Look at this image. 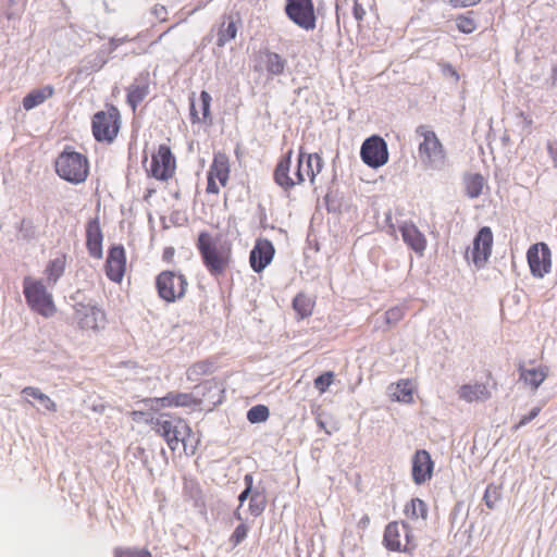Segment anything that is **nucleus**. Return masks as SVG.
I'll list each match as a JSON object with an SVG mask.
<instances>
[{"mask_svg": "<svg viewBox=\"0 0 557 557\" xmlns=\"http://www.w3.org/2000/svg\"><path fill=\"white\" fill-rule=\"evenodd\" d=\"M530 272L534 277L543 278L552 270V251L547 244H533L527 251Z\"/></svg>", "mask_w": 557, "mask_h": 557, "instance_id": "obj_15", "label": "nucleus"}, {"mask_svg": "<svg viewBox=\"0 0 557 557\" xmlns=\"http://www.w3.org/2000/svg\"><path fill=\"white\" fill-rule=\"evenodd\" d=\"M211 96L208 91L202 90L200 92V114L196 110L195 101L190 102V120L193 123H199L206 121L210 116V104Z\"/></svg>", "mask_w": 557, "mask_h": 557, "instance_id": "obj_31", "label": "nucleus"}, {"mask_svg": "<svg viewBox=\"0 0 557 557\" xmlns=\"http://www.w3.org/2000/svg\"><path fill=\"white\" fill-rule=\"evenodd\" d=\"M483 177L480 174L471 175L466 183L467 195L471 198H475L481 195L483 189Z\"/></svg>", "mask_w": 557, "mask_h": 557, "instance_id": "obj_38", "label": "nucleus"}, {"mask_svg": "<svg viewBox=\"0 0 557 557\" xmlns=\"http://www.w3.org/2000/svg\"><path fill=\"white\" fill-rule=\"evenodd\" d=\"M244 483L246 485V488L248 491H252V485H253V476L252 474L248 473L244 476Z\"/></svg>", "mask_w": 557, "mask_h": 557, "instance_id": "obj_51", "label": "nucleus"}, {"mask_svg": "<svg viewBox=\"0 0 557 557\" xmlns=\"http://www.w3.org/2000/svg\"><path fill=\"white\" fill-rule=\"evenodd\" d=\"M23 292L26 302L33 311L45 318L52 317L55 313L57 308L52 295L47 292L41 282L25 277L23 281Z\"/></svg>", "mask_w": 557, "mask_h": 557, "instance_id": "obj_6", "label": "nucleus"}, {"mask_svg": "<svg viewBox=\"0 0 557 557\" xmlns=\"http://www.w3.org/2000/svg\"><path fill=\"white\" fill-rule=\"evenodd\" d=\"M497 388V383L494 381L491 388L486 383H467L461 385L458 391L459 399L472 404L484 403L492 398V389Z\"/></svg>", "mask_w": 557, "mask_h": 557, "instance_id": "obj_20", "label": "nucleus"}, {"mask_svg": "<svg viewBox=\"0 0 557 557\" xmlns=\"http://www.w3.org/2000/svg\"><path fill=\"white\" fill-rule=\"evenodd\" d=\"M169 414L161 413L158 417H149L146 418V423L150 424L152 430L160 435L169 446L172 451H175L180 443H182L186 453L193 455L197 449V445L199 440L195 441V444H190L189 441L194 437V433L189 424L182 418H176L174 420L166 419Z\"/></svg>", "mask_w": 557, "mask_h": 557, "instance_id": "obj_3", "label": "nucleus"}, {"mask_svg": "<svg viewBox=\"0 0 557 557\" xmlns=\"http://www.w3.org/2000/svg\"><path fill=\"white\" fill-rule=\"evenodd\" d=\"M287 67V60L270 49L259 51L253 66L256 72L267 73L269 77L281 76Z\"/></svg>", "mask_w": 557, "mask_h": 557, "instance_id": "obj_17", "label": "nucleus"}, {"mask_svg": "<svg viewBox=\"0 0 557 557\" xmlns=\"http://www.w3.org/2000/svg\"><path fill=\"white\" fill-rule=\"evenodd\" d=\"M403 240L419 256H423L428 240L424 234L412 222H405L399 226Z\"/></svg>", "mask_w": 557, "mask_h": 557, "instance_id": "obj_25", "label": "nucleus"}, {"mask_svg": "<svg viewBox=\"0 0 557 557\" xmlns=\"http://www.w3.org/2000/svg\"><path fill=\"white\" fill-rule=\"evenodd\" d=\"M57 174L72 184L84 183L89 174V162L86 156L66 147L55 159Z\"/></svg>", "mask_w": 557, "mask_h": 557, "instance_id": "obj_5", "label": "nucleus"}, {"mask_svg": "<svg viewBox=\"0 0 557 557\" xmlns=\"http://www.w3.org/2000/svg\"><path fill=\"white\" fill-rule=\"evenodd\" d=\"M176 171V158L166 144L158 146L152 152L149 165L146 168L147 175L158 181L171 180Z\"/></svg>", "mask_w": 557, "mask_h": 557, "instance_id": "obj_9", "label": "nucleus"}, {"mask_svg": "<svg viewBox=\"0 0 557 557\" xmlns=\"http://www.w3.org/2000/svg\"><path fill=\"white\" fill-rule=\"evenodd\" d=\"M393 397L400 403L410 404L413 401V387L410 380H400L396 383Z\"/></svg>", "mask_w": 557, "mask_h": 557, "instance_id": "obj_32", "label": "nucleus"}, {"mask_svg": "<svg viewBox=\"0 0 557 557\" xmlns=\"http://www.w3.org/2000/svg\"><path fill=\"white\" fill-rule=\"evenodd\" d=\"M383 544L388 550L404 553L412 552L417 546L408 523L398 521L385 527Z\"/></svg>", "mask_w": 557, "mask_h": 557, "instance_id": "obj_10", "label": "nucleus"}, {"mask_svg": "<svg viewBox=\"0 0 557 557\" xmlns=\"http://www.w3.org/2000/svg\"><path fill=\"white\" fill-rule=\"evenodd\" d=\"M214 371V363L209 360H202L194 363L187 369V379L190 381H196L200 376L209 375Z\"/></svg>", "mask_w": 557, "mask_h": 557, "instance_id": "obj_34", "label": "nucleus"}, {"mask_svg": "<svg viewBox=\"0 0 557 557\" xmlns=\"http://www.w3.org/2000/svg\"><path fill=\"white\" fill-rule=\"evenodd\" d=\"M166 33H168V32H165V33L161 34V35L159 36V38H158L157 42H158V41H160Z\"/></svg>", "mask_w": 557, "mask_h": 557, "instance_id": "obj_56", "label": "nucleus"}, {"mask_svg": "<svg viewBox=\"0 0 557 557\" xmlns=\"http://www.w3.org/2000/svg\"><path fill=\"white\" fill-rule=\"evenodd\" d=\"M102 232L98 219L90 220L86 226V246L94 258L102 256Z\"/></svg>", "mask_w": 557, "mask_h": 557, "instance_id": "obj_26", "label": "nucleus"}, {"mask_svg": "<svg viewBox=\"0 0 557 557\" xmlns=\"http://www.w3.org/2000/svg\"><path fill=\"white\" fill-rule=\"evenodd\" d=\"M126 100L135 112L150 92V77L148 72L140 73L126 89Z\"/></svg>", "mask_w": 557, "mask_h": 557, "instance_id": "obj_24", "label": "nucleus"}, {"mask_svg": "<svg viewBox=\"0 0 557 557\" xmlns=\"http://www.w3.org/2000/svg\"><path fill=\"white\" fill-rule=\"evenodd\" d=\"M54 94V88L51 85L44 86L41 88L33 89L29 91L22 101L23 108L29 111L37 106L44 103L46 100L51 98Z\"/></svg>", "mask_w": 557, "mask_h": 557, "instance_id": "obj_27", "label": "nucleus"}, {"mask_svg": "<svg viewBox=\"0 0 557 557\" xmlns=\"http://www.w3.org/2000/svg\"><path fill=\"white\" fill-rule=\"evenodd\" d=\"M418 160L426 170H441L447 161V151L437 134L429 125H419L416 131Z\"/></svg>", "mask_w": 557, "mask_h": 557, "instance_id": "obj_4", "label": "nucleus"}, {"mask_svg": "<svg viewBox=\"0 0 557 557\" xmlns=\"http://www.w3.org/2000/svg\"><path fill=\"white\" fill-rule=\"evenodd\" d=\"M434 462L431 455L425 449H419L412 457V480L421 485L431 480L433 475Z\"/></svg>", "mask_w": 557, "mask_h": 557, "instance_id": "obj_21", "label": "nucleus"}, {"mask_svg": "<svg viewBox=\"0 0 557 557\" xmlns=\"http://www.w3.org/2000/svg\"><path fill=\"white\" fill-rule=\"evenodd\" d=\"M104 268L110 281L122 282L126 270V253L123 246L117 245L109 249Z\"/></svg>", "mask_w": 557, "mask_h": 557, "instance_id": "obj_19", "label": "nucleus"}, {"mask_svg": "<svg viewBox=\"0 0 557 557\" xmlns=\"http://www.w3.org/2000/svg\"><path fill=\"white\" fill-rule=\"evenodd\" d=\"M284 12L295 25L304 30L317 27V13L313 0H285Z\"/></svg>", "mask_w": 557, "mask_h": 557, "instance_id": "obj_11", "label": "nucleus"}, {"mask_svg": "<svg viewBox=\"0 0 557 557\" xmlns=\"http://www.w3.org/2000/svg\"><path fill=\"white\" fill-rule=\"evenodd\" d=\"M486 376H487V379H493V374H492V372H491V371H488V372H487V374H486Z\"/></svg>", "mask_w": 557, "mask_h": 557, "instance_id": "obj_57", "label": "nucleus"}, {"mask_svg": "<svg viewBox=\"0 0 557 557\" xmlns=\"http://www.w3.org/2000/svg\"><path fill=\"white\" fill-rule=\"evenodd\" d=\"M404 515L408 521L425 520L428 517V505L420 498H412L405 505Z\"/></svg>", "mask_w": 557, "mask_h": 557, "instance_id": "obj_30", "label": "nucleus"}, {"mask_svg": "<svg viewBox=\"0 0 557 557\" xmlns=\"http://www.w3.org/2000/svg\"><path fill=\"white\" fill-rule=\"evenodd\" d=\"M252 493V491H248L247 488H245L238 496L239 506H242L244 502L251 496Z\"/></svg>", "mask_w": 557, "mask_h": 557, "instance_id": "obj_52", "label": "nucleus"}, {"mask_svg": "<svg viewBox=\"0 0 557 557\" xmlns=\"http://www.w3.org/2000/svg\"><path fill=\"white\" fill-rule=\"evenodd\" d=\"M114 557H153L148 548L117 547L114 549Z\"/></svg>", "mask_w": 557, "mask_h": 557, "instance_id": "obj_40", "label": "nucleus"}, {"mask_svg": "<svg viewBox=\"0 0 557 557\" xmlns=\"http://www.w3.org/2000/svg\"><path fill=\"white\" fill-rule=\"evenodd\" d=\"M548 375L547 367H539L536 369H523L520 367V379L525 384L531 386L533 389H537L539 386L545 381Z\"/></svg>", "mask_w": 557, "mask_h": 557, "instance_id": "obj_29", "label": "nucleus"}, {"mask_svg": "<svg viewBox=\"0 0 557 557\" xmlns=\"http://www.w3.org/2000/svg\"><path fill=\"white\" fill-rule=\"evenodd\" d=\"M146 413L144 411L134 410L131 412V417L134 421H139Z\"/></svg>", "mask_w": 557, "mask_h": 557, "instance_id": "obj_54", "label": "nucleus"}, {"mask_svg": "<svg viewBox=\"0 0 557 557\" xmlns=\"http://www.w3.org/2000/svg\"><path fill=\"white\" fill-rule=\"evenodd\" d=\"M315 307V300L305 293H298L293 299V309L299 320L310 317Z\"/></svg>", "mask_w": 557, "mask_h": 557, "instance_id": "obj_28", "label": "nucleus"}, {"mask_svg": "<svg viewBox=\"0 0 557 557\" xmlns=\"http://www.w3.org/2000/svg\"><path fill=\"white\" fill-rule=\"evenodd\" d=\"M196 247L202 263L213 276L222 275L232 262V244L222 235H212L209 232H200Z\"/></svg>", "mask_w": 557, "mask_h": 557, "instance_id": "obj_2", "label": "nucleus"}, {"mask_svg": "<svg viewBox=\"0 0 557 557\" xmlns=\"http://www.w3.org/2000/svg\"><path fill=\"white\" fill-rule=\"evenodd\" d=\"M541 412V408L540 407H534L529 414H525L523 416L519 422L517 424H515L512 426V430L513 431H517L519 430L520 428L524 426L525 424H528L529 422H531L533 419H535L539 413Z\"/></svg>", "mask_w": 557, "mask_h": 557, "instance_id": "obj_46", "label": "nucleus"}, {"mask_svg": "<svg viewBox=\"0 0 557 557\" xmlns=\"http://www.w3.org/2000/svg\"><path fill=\"white\" fill-rule=\"evenodd\" d=\"M267 507L265 495L259 491L251 494L249 499V512L253 517H259Z\"/></svg>", "mask_w": 557, "mask_h": 557, "instance_id": "obj_36", "label": "nucleus"}, {"mask_svg": "<svg viewBox=\"0 0 557 557\" xmlns=\"http://www.w3.org/2000/svg\"><path fill=\"white\" fill-rule=\"evenodd\" d=\"M352 13L355 18L359 22L362 21L366 16V10L362 4L358 2V0L354 1Z\"/></svg>", "mask_w": 557, "mask_h": 557, "instance_id": "obj_48", "label": "nucleus"}, {"mask_svg": "<svg viewBox=\"0 0 557 557\" xmlns=\"http://www.w3.org/2000/svg\"><path fill=\"white\" fill-rule=\"evenodd\" d=\"M175 256L174 247H165L162 252V260L166 263H173Z\"/></svg>", "mask_w": 557, "mask_h": 557, "instance_id": "obj_49", "label": "nucleus"}, {"mask_svg": "<svg viewBox=\"0 0 557 557\" xmlns=\"http://www.w3.org/2000/svg\"><path fill=\"white\" fill-rule=\"evenodd\" d=\"M74 320L83 331L99 332L107 324V314L97 306L77 304L74 307Z\"/></svg>", "mask_w": 557, "mask_h": 557, "instance_id": "obj_13", "label": "nucleus"}, {"mask_svg": "<svg viewBox=\"0 0 557 557\" xmlns=\"http://www.w3.org/2000/svg\"><path fill=\"white\" fill-rule=\"evenodd\" d=\"M493 233L488 226L480 228L475 235L470 252L467 253L472 263L478 268H483L492 253Z\"/></svg>", "mask_w": 557, "mask_h": 557, "instance_id": "obj_16", "label": "nucleus"}, {"mask_svg": "<svg viewBox=\"0 0 557 557\" xmlns=\"http://www.w3.org/2000/svg\"><path fill=\"white\" fill-rule=\"evenodd\" d=\"M360 157L368 166L377 169L388 161V149L386 141L373 135L367 138L360 149Z\"/></svg>", "mask_w": 557, "mask_h": 557, "instance_id": "obj_14", "label": "nucleus"}, {"mask_svg": "<svg viewBox=\"0 0 557 557\" xmlns=\"http://www.w3.org/2000/svg\"><path fill=\"white\" fill-rule=\"evenodd\" d=\"M248 534V527L245 523L238 524L232 535L230 536V542L236 546L242 543Z\"/></svg>", "mask_w": 557, "mask_h": 557, "instance_id": "obj_44", "label": "nucleus"}, {"mask_svg": "<svg viewBox=\"0 0 557 557\" xmlns=\"http://www.w3.org/2000/svg\"><path fill=\"white\" fill-rule=\"evenodd\" d=\"M370 524V517L368 515H363L362 518L359 520L358 525L361 529H367Z\"/></svg>", "mask_w": 557, "mask_h": 557, "instance_id": "obj_53", "label": "nucleus"}, {"mask_svg": "<svg viewBox=\"0 0 557 557\" xmlns=\"http://www.w3.org/2000/svg\"><path fill=\"white\" fill-rule=\"evenodd\" d=\"M151 403L158 408H194L201 405V399L193 393L170 392L163 397H156Z\"/></svg>", "mask_w": 557, "mask_h": 557, "instance_id": "obj_22", "label": "nucleus"}, {"mask_svg": "<svg viewBox=\"0 0 557 557\" xmlns=\"http://www.w3.org/2000/svg\"><path fill=\"white\" fill-rule=\"evenodd\" d=\"M274 255L272 242L268 238H258L249 255L251 269L257 273L262 272L272 262Z\"/></svg>", "mask_w": 557, "mask_h": 557, "instance_id": "obj_18", "label": "nucleus"}, {"mask_svg": "<svg viewBox=\"0 0 557 557\" xmlns=\"http://www.w3.org/2000/svg\"><path fill=\"white\" fill-rule=\"evenodd\" d=\"M24 238H33L35 236V225L30 219H22L18 227Z\"/></svg>", "mask_w": 557, "mask_h": 557, "instance_id": "obj_45", "label": "nucleus"}, {"mask_svg": "<svg viewBox=\"0 0 557 557\" xmlns=\"http://www.w3.org/2000/svg\"><path fill=\"white\" fill-rule=\"evenodd\" d=\"M500 497H502L500 486L495 485L493 483L488 484L486 486L483 499H484L485 505L490 509H493L495 507L496 503L500 499Z\"/></svg>", "mask_w": 557, "mask_h": 557, "instance_id": "obj_41", "label": "nucleus"}, {"mask_svg": "<svg viewBox=\"0 0 557 557\" xmlns=\"http://www.w3.org/2000/svg\"><path fill=\"white\" fill-rule=\"evenodd\" d=\"M231 175L230 157L222 151L214 152L212 162L207 172L206 193L218 195L221 188L226 187Z\"/></svg>", "mask_w": 557, "mask_h": 557, "instance_id": "obj_12", "label": "nucleus"}, {"mask_svg": "<svg viewBox=\"0 0 557 557\" xmlns=\"http://www.w3.org/2000/svg\"><path fill=\"white\" fill-rule=\"evenodd\" d=\"M242 25V17L238 12L224 14L216 28V46L224 47L236 38L238 28Z\"/></svg>", "mask_w": 557, "mask_h": 557, "instance_id": "obj_23", "label": "nucleus"}, {"mask_svg": "<svg viewBox=\"0 0 557 557\" xmlns=\"http://www.w3.org/2000/svg\"><path fill=\"white\" fill-rule=\"evenodd\" d=\"M456 26L459 32L463 34H471L476 29V22L472 17V12L467 14H459L455 18Z\"/></svg>", "mask_w": 557, "mask_h": 557, "instance_id": "obj_37", "label": "nucleus"}, {"mask_svg": "<svg viewBox=\"0 0 557 557\" xmlns=\"http://www.w3.org/2000/svg\"><path fill=\"white\" fill-rule=\"evenodd\" d=\"M120 125V112L114 106H110L107 110L94 114L92 135L97 141L112 143L119 134Z\"/></svg>", "mask_w": 557, "mask_h": 557, "instance_id": "obj_8", "label": "nucleus"}, {"mask_svg": "<svg viewBox=\"0 0 557 557\" xmlns=\"http://www.w3.org/2000/svg\"><path fill=\"white\" fill-rule=\"evenodd\" d=\"M22 394L37 399L47 411H57V404L48 395L44 394L39 388L27 386L22 389Z\"/></svg>", "mask_w": 557, "mask_h": 557, "instance_id": "obj_33", "label": "nucleus"}, {"mask_svg": "<svg viewBox=\"0 0 557 557\" xmlns=\"http://www.w3.org/2000/svg\"><path fill=\"white\" fill-rule=\"evenodd\" d=\"M293 150L289 149L277 162L274 170V181L284 190L300 185L308 177L314 184L315 176L323 169V159L319 153H307L302 147L299 149L298 158L292 162Z\"/></svg>", "mask_w": 557, "mask_h": 557, "instance_id": "obj_1", "label": "nucleus"}, {"mask_svg": "<svg viewBox=\"0 0 557 557\" xmlns=\"http://www.w3.org/2000/svg\"><path fill=\"white\" fill-rule=\"evenodd\" d=\"M405 317L403 307L395 306L385 311V321L387 324H396Z\"/></svg>", "mask_w": 557, "mask_h": 557, "instance_id": "obj_43", "label": "nucleus"}, {"mask_svg": "<svg viewBox=\"0 0 557 557\" xmlns=\"http://www.w3.org/2000/svg\"><path fill=\"white\" fill-rule=\"evenodd\" d=\"M450 7L455 8V9H459V8H468V7H472V5H475L476 3H479L481 0H445Z\"/></svg>", "mask_w": 557, "mask_h": 557, "instance_id": "obj_47", "label": "nucleus"}, {"mask_svg": "<svg viewBox=\"0 0 557 557\" xmlns=\"http://www.w3.org/2000/svg\"><path fill=\"white\" fill-rule=\"evenodd\" d=\"M65 268V258L60 257L51 260L46 269L48 281L55 283L58 278L63 274Z\"/></svg>", "mask_w": 557, "mask_h": 557, "instance_id": "obj_35", "label": "nucleus"}, {"mask_svg": "<svg viewBox=\"0 0 557 557\" xmlns=\"http://www.w3.org/2000/svg\"><path fill=\"white\" fill-rule=\"evenodd\" d=\"M270 416L269 408L264 405H256L247 412V419L251 423H260L268 420Z\"/></svg>", "mask_w": 557, "mask_h": 557, "instance_id": "obj_39", "label": "nucleus"}, {"mask_svg": "<svg viewBox=\"0 0 557 557\" xmlns=\"http://www.w3.org/2000/svg\"><path fill=\"white\" fill-rule=\"evenodd\" d=\"M187 287L188 281L181 272L165 270L156 276L158 296L165 302H175L184 298Z\"/></svg>", "mask_w": 557, "mask_h": 557, "instance_id": "obj_7", "label": "nucleus"}, {"mask_svg": "<svg viewBox=\"0 0 557 557\" xmlns=\"http://www.w3.org/2000/svg\"><path fill=\"white\" fill-rule=\"evenodd\" d=\"M153 193H154V189H148L144 196V199L148 200L152 196Z\"/></svg>", "mask_w": 557, "mask_h": 557, "instance_id": "obj_55", "label": "nucleus"}, {"mask_svg": "<svg viewBox=\"0 0 557 557\" xmlns=\"http://www.w3.org/2000/svg\"><path fill=\"white\" fill-rule=\"evenodd\" d=\"M547 150L549 152L550 158L553 159L555 168H557V140L550 141L547 145Z\"/></svg>", "mask_w": 557, "mask_h": 557, "instance_id": "obj_50", "label": "nucleus"}, {"mask_svg": "<svg viewBox=\"0 0 557 557\" xmlns=\"http://www.w3.org/2000/svg\"><path fill=\"white\" fill-rule=\"evenodd\" d=\"M333 381L334 373L332 371H327L315 377L313 383L314 387L320 392V394H323L327 391Z\"/></svg>", "mask_w": 557, "mask_h": 557, "instance_id": "obj_42", "label": "nucleus"}]
</instances>
